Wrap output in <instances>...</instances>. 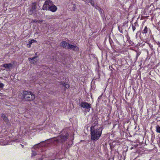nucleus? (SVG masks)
Returning a JSON list of instances; mask_svg holds the SVG:
<instances>
[{
	"label": "nucleus",
	"instance_id": "27",
	"mask_svg": "<svg viewBox=\"0 0 160 160\" xmlns=\"http://www.w3.org/2000/svg\"><path fill=\"white\" fill-rule=\"evenodd\" d=\"M149 46L151 48H152V45H149Z\"/></svg>",
	"mask_w": 160,
	"mask_h": 160
},
{
	"label": "nucleus",
	"instance_id": "25",
	"mask_svg": "<svg viewBox=\"0 0 160 160\" xmlns=\"http://www.w3.org/2000/svg\"><path fill=\"white\" fill-rule=\"evenodd\" d=\"M37 22H38L39 23H40V22H42V20H37Z\"/></svg>",
	"mask_w": 160,
	"mask_h": 160
},
{
	"label": "nucleus",
	"instance_id": "15",
	"mask_svg": "<svg viewBox=\"0 0 160 160\" xmlns=\"http://www.w3.org/2000/svg\"><path fill=\"white\" fill-rule=\"evenodd\" d=\"M156 132L159 133H160V126H157L156 127Z\"/></svg>",
	"mask_w": 160,
	"mask_h": 160
},
{
	"label": "nucleus",
	"instance_id": "1",
	"mask_svg": "<svg viewBox=\"0 0 160 160\" xmlns=\"http://www.w3.org/2000/svg\"><path fill=\"white\" fill-rule=\"evenodd\" d=\"M102 129V127L94 129V127L92 126L90 128V134L92 140L96 141L98 140L101 136Z\"/></svg>",
	"mask_w": 160,
	"mask_h": 160
},
{
	"label": "nucleus",
	"instance_id": "26",
	"mask_svg": "<svg viewBox=\"0 0 160 160\" xmlns=\"http://www.w3.org/2000/svg\"><path fill=\"white\" fill-rule=\"evenodd\" d=\"M120 37L121 38H122L123 40H124V37L123 36L121 35Z\"/></svg>",
	"mask_w": 160,
	"mask_h": 160
},
{
	"label": "nucleus",
	"instance_id": "4",
	"mask_svg": "<svg viewBox=\"0 0 160 160\" xmlns=\"http://www.w3.org/2000/svg\"><path fill=\"white\" fill-rule=\"evenodd\" d=\"M60 45L64 48L72 49L74 51H78L79 50V48L78 46L70 44L65 41H62Z\"/></svg>",
	"mask_w": 160,
	"mask_h": 160
},
{
	"label": "nucleus",
	"instance_id": "18",
	"mask_svg": "<svg viewBox=\"0 0 160 160\" xmlns=\"http://www.w3.org/2000/svg\"><path fill=\"white\" fill-rule=\"evenodd\" d=\"M95 8L98 11H99L101 8H100L99 6L97 5L95 6Z\"/></svg>",
	"mask_w": 160,
	"mask_h": 160
},
{
	"label": "nucleus",
	"instance_id": "11",
	"mask_svg": "<svg viewBox=\"0 0 160 160\" xmlns=\"http://www.w3.org/2000/svg\"><path fill=\"white\" fill-rule=\"evenodd\" d=\"M134 24V25L133 24H132V30L133 32L136 29L135 26H138V24L137 22H135Z\"/></svg>",
	"mask_w": 160,
	"mask_h": 160
},
{
	"label": "nucleus",
	"instance_id": "23",
	"mask_svg": "<svg viewBox=\"0 0 160 160\" xmlns=\"http://www.w3.org/2000/svg\"><path fill=\"white\" fill-rule=\"evenodd\" d=\"M36 153L35 152H34L32 153V156H35L36 155Z\"/></svg>",
	"mask_w": 160,
	"mask_h": 160
},
{
	"label": "nucleus",
	"instance_id": "24",
	"mask_svg": "<svg viewBox=\"0 0 160 160\" xmlns=\"http://www.w3.org/2000/svg\"><path fill=\"white\" fill-rule=\"evenodd\" d=\"M74 6L73 7L72 9L73 11H75V5L74 4Z\"/></svg>",
	"mask_w": 160,
	"mask_h": 160
},
{
	"label": "nucleus",
	"instance_id": "22",
	"mask_svg": "<svg viewBox=\"0 0 160 160\" xmlns=\"http://www.w3.org/2000/svg\"><path fill=\"white\" fill-rule=\"evenodd\" d=\"M37 20H37V19H32V22H38Z\"/></svg>",
	"mask_w": 160,
	"mask_h": 160
},
{
	"label": "nucleus",
	"instance_id": "7",
	"mask_svg": "<svg viewBox=\"0 0 160 160\" xmlns=\"http://www.w3.org/2000/svg\"><path fill=\"white\" fill-rule=\"evenodd\" d=\"M36 2H33L32 8L30 10L28 11V13L29 15H32L34 14V12L36 11Z\"/></svg>",
	"mask_w": 160,
	"mask_h": 160
},
{
	"label": "nucleus",
	"instance_id": "21",
	"mask_svg": "<svg viewBox=\"0 0 160 160\" xmlns=\"http://www.w3.org/2000/svg\"><path fill=\"white\" fill-rule=\"evenodd\" d=\"M109 42H110V45H111L112 47V43H113V41L112 40H111V41L109 40Z\"/></svg>",
	"mask_w": 160,
	"mask_h": 160
},
{
	"label": "nucleus",
	"instance_id": "3",
	"mask_svg": "<svg viewBox=\"0 0 160 160\" xmlns=\"http://www.w3.org/2000/svg\"><path fill=\"white\" fill-rule=\"evenodd\" d=\"M68 137V134L66 133L65 135H61L57 137L53 138V139L54 143L57 145L59 143H62L64 142L67 140Z\"/></svg>",
	"mask_w": 160,
	"mask_h": 160
},
{
	"label": "nucleus",
	"instance_id": "17",
	"mask_svg": "<svg viewBox=\"0 0 160 160\" xmlns=\"http://www.w3.org/2000/svg\"><path fill=\"white\" fill-rule=\"evenodd\" d=\"M37 58L36 57H33L32 58H28V60L29 61H30V60H31L32 61H35V59Z\"/></svg>",
	"mask_w": 160,
	"mask_h": 160
},
{
	"label": "nucleus",
	"instance_id": "13",
	"mask_svg": "<svg viewBox=\"0 0 160 160\" xmlns=\"http://www.w3.org/2000/svg\"><path fill=\"white\" fill-rule=\"evenodd\" d=\"M87 3H90L93 6H94V2L92 0H88L86 2Z\"/></svg>",
	"mask_w": 160,
	"mask_h": 160
},
{
	"label": "nucleus",
	"instance_id": "10",
	"mask_svg": "<svg viewBox=\"0 0 160 160\" xmlns=\"http://www.w3.org/2000/svg\"><path fill=\"white\" fill-rule=\"evenodd\" d=\"M150 30V29L148 28L147 26H145L143 30H142V32L143 34H146L148 33V31Z\"/></svg>",
	"mask_w": 160,
	"mask_h": 160
},
{
	"label": "nucleus",
	"instance_id": "12",
	"mask_svg": "<svg viewBox=\"0 0 160 160\" xmlns=\"http://www.w3.org/2000/svg\"><path fill=\"white\" fill-rule=\"evenodd\" d=\"M61 84L64 87L66 88H69L70 87L69 85L68 84L65 83H62Z\"/></svg>",
	"mask_w": 160,
	"mask_h": 160
},
{
	"label": "nucleus",
	"instance_id": "9",
	"mask_svg": "<svg viewBox=\"0 0 160 160\" xmlns=\"http://www.w3.org/2000/svg\"><path fill=\"white\" fill-rule=\"evenodd\" d=\"M1 117L3 120L6 123H8L9 122V121L8 119V117L6 116L5 114H2Z\"/></svg>",
	"mask_w": 160,
	"mask_h": 160
},
{
	"label": "nucleus",
	"instance_id": "8",
	"mask_svg": "<svg viewBox=\"0 0 160 160\" xmlns=\"http://www.w3.org/2000/svg\"><path fill=\"white\" fill-rule=\"evenodd\" d=\"M13 66V64L11 63H5L2 65V66L3 67L9 69H10L11 68H12Z\"/></svg>",
	"mask_w": 160,
	"mask_h": 160
},
{
	"label": "nucleus",
	"instance_id": "20",
	"mask_svg": "<svg viewBox=\"0 0 160 160\" xmlns=\"http://www.w3.org/2000/svg\"><path fill=\"white\" fill-rule=\"evenodd\" d=\"M109 69H110V71H111L112 72V69H111V68H112H112H113V67H112V66H109Z\"/></svg>",
	"mask_w": 160,
	"mask_h": 160
},
{
	"label": "nucleus",
	"instance_id": "5",
	"mask_svg": "<svg viewBox=\"0 0 160 160\" xmlns=\"http://www.w3.org/2000/svg\"><path fill=\"white\" fill-rule=\"evenodd\" d=\"M23 95L24 98L26 101L33 100L35 98L34 95L31 92L24 91L23 92Z\"/></svg>",
	"mask_w": 160,
	"mask_h": 160
},
{
	"label": "nucleus",
	"instance_id": "30",
	"mask_svg": "<svg viewBox=\"0 0 160 160\" xmlns=\"http://www.w3.org/2000/svg\"><path fill=\"white\" fill-rule=\"evenodd\" d=\"M87 0H83V1L85 2H86L87 1Z\"/></svg>",
	"mask_w": 160,
	"mask_h": 160
},
{
	"label": "nucleus",
	"instance_id": "28",
	"mask_svg": "<svg viewBox=\"0 0 160 160\" xmlns=\"http://www.w3.org/2000/svg\"><path fill=\"white\" fill-rule=\"evenodd\" d=\"M129 39H130V38L129 37L128 38H127V40L129 41Z\"/></svg>",
	"mask_w": 160,
	"mask_h": 160
},
{
	"label": "nucleus",
	"instance_id": "6",
	"mask_svg": "<svg viewBox=\"0 0 160 160\" xmlns=\"http://www.w3.org/2000/svg\"><path fill=\"white\" fill-rule=\"evenodd\" d=\"M80 106L81 107L85 108L89 111L91 107V105L86 102H82L80 104Z\"/></svg>",
	"mask_w": 160,
	"mask_h": 160
},
{
	"label": "nucleus",
	"instance_id": "2",
	"mask_svg": "<svg viewBox=\"0 0 160 160\" xmlns=\"http://www.w3.org/2000/svg\"><path fill=\"white\" fill-rule=\"evenodd\" d=\"M57 7L55 6L52 2L50 0H48L45 2L43 7L42 9L50 11L52 12H55L57 10Z\"/></svg>",
	"mask_w": 160,
	"mask_h": 160
},
{
	"label": "nucleus",
	"instance_id": "31",
	"mask_svg": "<svg viewBox=\"0 0 160 160\" xmlns=\"http://www.w3.org/2000/svg\"><path fill=\"white\" fill-rule=\"evenodd\" d=\"M21 145L22 146V148H23L24 147V145H22V144H21Z\"/></svg>",
	"mask_w": 160,
	"mask_h": 160
},
{
	"label": "nucleus",
	"instance_id": "29",
	"mask_svg": "<svg viewBox=\"0 0 160 160\" xmlns=\"http://www.w3.org/2000/svg\"><path fill=\"white\" fill-rule=\"evenodd\" d=\"M157 44L159 45H160V42H158V43H157Z\"/></svg>",
	"mask_w": 160,
	"mask_h": 160
},
{
	"label": "nucleus",
	"instance_id": "19",
	"mask_svg": "<svg viewBox=\"0 0 160 160\" xmlns=\"http://www.w3.org/2000/svg\"><path fill=\"white\" fill-rule=\"evenodd\" d=\"M4 86V85L3 83H0V88H2Z\"/></svg>",
	"mask_w": 160,
	"mask_h": 160
},
{
	"label": "nucleus",
	"instance_id": "14",
	"mask_svg": "<svg viewBox=\"0 0 160 160\" xmlns=\"http://www.w3.org/2000/svg\"><path fill=\"white\" fill-rule=\"evenodd\" d=\"M99 13L101 15V17H103L104 16L103 10L101 8L98 11Z\"/></svg>",
	"mask_w": 160,
	"mask_h": 160
},
{
	"label": "nucleus",
	"instance_id": "16",
	"mask_svg": "<svg viewBox=\"0 0 160 160\" xmlns=\"http://www.w3.org/2000/svg\"><path fill=\"white\" fill-rule=\"evenodd\" d=\"M37 41L34 39H32L29 41V44L31 45L32 43L34 42H36Z\"/></svg>",
	"mask_w": 160,
	"mask_h": 160
}]
</instances>
